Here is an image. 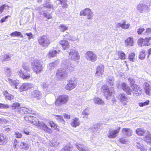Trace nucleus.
<instances>
[{"label":"nucleus","mask_w":151,"mask_h":151,"mask_svg":"<svg viewBox=\"0 0 151 151\" xmlns=\"http://www.w3.org/2000/svg\"><path fill=\"white\" fill-rule=\"evenodd\" d=\"M77 83L75 81H70L66 85L65 88L68 90H70L74 88L77 85Z\"/></svg>","instance_id":"f3484780"},{"label":"nucleus","mask_w":151,"mask_h":151,"mask_svg":"<svg viewBox=\"0 0 151 151\" xmlns=\"http://www.w3.org/2000/svg\"><path fill=\"white\" fill-rule=\"evenodd\" d=\"M136 142V145L137 147L141 151H146L147 149L144 147L142 141L139 138Z\"/></svg>","instance_id":"6ab92c4d"},{"label":"nucleus","mask_w":151,"mask_h":151,"mask_svg":"<svg viewBox=\"0 0 151 151\" xmlns=\"http://www.w3.org/2000/svg\"><path fill=\"white\" fill-rule=\"evenodd\" d=\"M24 119L26 121H28L29 122L31 123L33 120H34V119H35V118L30 116L28 117L26 116L24 117Z\"/></svg>","instance_id":"3c124183"},{"label":"nucleus","mask_w":151,"mask_h":151,"mask_svg":"<svg viewBox=\"0 0 151 151\" xmlns=\"http://www.w3.org/2000/svg\"><path fill=\"white\" fill-rule=\"evenodd\" d=\"M76 148L80 151H89L88 147L83 144L77 143L76 144Z\"/></svg>","instance_id":"c85d7f7f"},{"label":"nucleus","mask_w":151,"mask_h":151,"mask_svg":"<svg viewBox=\"0 0 151 151\" xmlns=\"http://www.w3.org/2000/svg\"><path fill=\"white\" fill-rule=\"evenodd\" d=\"M122 133L124 135L130 136L132 135V131L130 129L124 128L122 129Z\"/></svg>","instance_id":"c756f323"},{"label":"nucleus","mask_w":151,"mask_h":151,"mask_svg":"<svg viewBox=\"0 0 151 151\" xmlns=\"http://www.w3.org/2000/svg\"><path fill=\"white\" fill-rule=\"evenodd\" d=\"M18 74L20 77L23 79H28L30 77V75L29 73L27 72H24L22 70H20L18 72Z\"/></svg>","instance_id":"a211bd4d"},{"label":"nucleus","mask_w":151,"mask_h":151,"mask_svg":"<svg viewBox=\"0 0 151 151\" xmlns=\"http://www.w3.org/2000/svg\"><path fill=\"white\" fill-rule=\"evenodd\" d=\"M135 54L134 53H129L128 56L129 59L132 61H133L135 58Z\"/></svg>","instance_id":"6e6d98bb"},{"label":"nucleus","mask_w":151,"mask_h":151,"mask_svg":"<svg viewBox=\"0 0 151 151\" xmlns=\"http://www.w3.org/2000/svg\"><path fill=\"white\" fill-rule=\"evenodd\" d=\"M31 65L33 70L36 73L38 74L42 70V65L38 60L34 59L32 60Z\"/></svg>","instance_id":"f257e3e1"},{"label":"nucleus","mask_w":151,"mask_h":151,"mask_svg":"<svg viewBox=\"0 0 151 151\" xmlns=\"http://www.w3.org/2000/svg\"><path fill=\"white\" fill-rule=\"evenodd\" d=\"M130 24H127V25H125L124 24H121L120 23H118L117 25V27H122L123 29H127L128 28Z\"/></svg>","instance_id":"c03bdc74"},{"label":"nucleus","mask_w":151,"mask_h":151,"mask_svg":"<svg viewBox=\"0 0 151 151\" xmlns=\"http://www.w3.org/2000/svg\"><path fill=\"white\" fill-rule=\"evenodd\" d=\"M107 81L110 86H112L114 84V79L112 76H109L107 78Z\"/></svg>","instance_id":"e433bc0d"},{"label":"nucleus","mask_w":151,"mask_h":151,"mask_svg":"<svg viewBox=\"0 0 151 151\" xmlns=\"http://www.w3.org/2000/svg\"><path fill=\"white\" fill-rule=\"evenodd\" d=\"M150 40H151V37L146 38L145 39L140 38L138 40V45L141 47L143 46H148L150 44L149 41Z\"/></svg>","instance_id":"ddd939ff"},{"label":"nucleus","mask_w":151,"mask_h":151,"mask_svg":"<svg viewBox=\"0 0 151 151\" xmlns=\"http://www.w3.org/2000/svg\"><path fill=\"white\" fill-rule=\"evenodd\" d=\"M42 86L44 89L45 90H50L52 88V86L51 85H50L48 83H44L42 84Z\"/></svg>","instance_id":"c9c22d12"},{"label":"nucleus","mask_w":151,"mask_h":151,"mask_svg":"<svg viewBox=\"0 0 151 151\" xmlns=\"http://www.w3.org/2000/svg\"><path fill=\"white\" fill-rule=\"evenodd\" d=\"M89 111L88 108L84 109L82 112V114L85 116H88L89 114L88 113Z\"/></svg>","instance_id":"0e129e2a"},{"label":"nucleus","mask_w":151,"mask_h":151,"mask_svg":"<svg viewBox=\"0 0 151 151\" xmlns=\"http://www.w3.org/2000/svg\"><path fill=\"white\" fill-rule=\"evenodd\" d=\"M121 87L122 89L126 92L128 94L131 95L132 90L127 84L125 83H123L121 85Z\"/></svg>","instance_id":"bb28decb"},{"label":"nucleus","mask_w":151,"mask_h":151,"mask_svg":"<svg viewBox=\"0 0 151 151\" xmlns=\"http://www.w3.org/2000/svg\"><path fill=\"white\" fill-rule=\"evenodd\" d=\"M144 89L145 93L149 96H151V86L147 83L145 84Z\"/></svg>","instance_id":"7c9ffc66"},{"label":"nucleus","mask_w":151,"mask_h":151,"mask_svg":"<svg viewBox=\"0 0 151 151\" xmlns=\"http://www.w3.org/2000/svg\"><path fill=\"white\" fill-rule=\"evenodd\" d=\"M43 6L45 8H53V5L51 4V3L47 1H46V4L44 5Z\"/></svg>","instance_id":"de8ad7c7"},{"label":"nucleus","mask_w":151,"mask_h":151,"mask_svg":"<svg viewBox=\"0 0 151 151\" xmlns=\"http://www.w3.org/2000/svg\"><path fill=\"white\" fill-rule=\"evenodd\" d=\"M147 134L143 138L144 140L147 142V143L150 145H151V134L149 132L147 131L146 133Z\"/></svg>","instance_id":"2f4dec72"},{"label":"nucleus","mask_w":151,"mask_h":151,"mask_svg":"<svg viewBox=\"0 0 151 151\" xmlns=\"http://www.w3.org/2000/svg\"><path fill=\"white\" fill-rule=\"evenodd\" d=\"M118 99L124 105L127 104V103L128 102V99L126 95L123 93L120 94L118 96Z\"/></svg>","instance_id":"2eb2a0df"},{"label":"nucleus","mask_w":151,"mask_h":151,"mask_svg":"<svg viewBox=\"0 0 151 151\" xmlns=\"http://www.w3.org/2000/svg\"><path fill=\"white\" fill-rule=\"evenodd\" d=\"M132 88V91H131V94L132 92L133 93L134 96H138L142 93L141 89L139 87H138L136 84L134 85L131 86Z\"/></svg>","instance_id":"4468645a"},{"label":"nucleus","mask_w":151,"mask_h":151,"mask_svg":"<svg viewBox=\"0 0 151 151\" xmlns=\"http://www.w3.org/2000/svg\"><path fill=\"white\" fill-rule=\"evenodd\" d=\"M60 44L61 45L63 49L67 50L70 48V45L69 42L66 40H61L60 41Z\"/></svg>","instance_id":"393cba45"},{"label":"nucleus","mask_w":151,"mask_h":151,"mask_svg":"<svg viewBox=\"0 0 151 151\" xmlns=\"http://www.w3.org/2000/svg\"><path fill=\"white\" fill-rule=\"evenodd\" d=\"M73 149V147L68 145H66L60 151H71Z\"/></svg>","instance_id":"49530a36"},{"label":"nucleus","mask_w":151,"mask_h":151,"mask_svg":"<svg viewBox=\"0 0 151 151\" xmlns=\"http://www.w3.org/2000/svg\"><path fill=\"white\" fill-rule=\"evenodd\" d=\"M80 16L87 15L88 19H90L93 17V14L90 9L86 8L80 12Z\"/></svg>","instance_id":"9b49d317"},{"label":"nucleus","mask_w":151,"mask_h":151,"mask_svg":"<svg viewBox=\"0 0 151 151\" xmlns=\"http://www.w3.org/2000/svg\"><path fill=\"white\" fill-rule=\"evenodd\" d=\"M3 94L7 99L11 100L14 98L13 96L9 93L6 91H3Z\"/></svg>","instance_id":"72a5a7b5"},{"label":"nucleus","mask_w":151,"mask_h":151,"mask_svg":"<svg viewBox=\"0 0 151 151\" xmlns=\"http://www.w3.org/2000/svg\"><path fill=\"white\" fill-rule=\"evenodd\" d=\"M4 71L6 72V75L8 77H10L11 74V70L10 68L6 67L4 68Z\"/></svg>","instance_id":"79ce46f5"},{"label":"nucleus","mask_w":151,"mask_h":151,"mask_svg":"<svg viewBox=\"0 0 151 151\" xmlns=\"http://www.w3.org/2000/svg\"><path fill=\"white\" fill-rule=\"evenodd\" d=\"M121 128L119 127L116 129H110L109 130L107 136L110 138H114L117 136V134L119 133Z\"/></svg>","instance_id":"9d476101"},{"label":"nucleus","mask_w":151,"mask_h":151,"mask_svg":"<svg viewBox=\"0 0 151 151\" xmlns=\"http://www.w3.org/2000/svg\"><path fill=\"white\" fill-rule=\"evenodd\" d=\"M146 130L142 128H137L136 130V133L138 135H142L146 132Z\"/></svg>","instance_id":"473e14b6"},{"label":"nucleus","mask_w":151,"mask_h":151,"mask_svg":"<svg viewBox=\"0 0 151 151\" xmlns=\"http://www.w3.org/2000/svg\"><path fill=\"white\" fill-rule=\"evenodd\" d=\"M145 29L142 27L139 28L137 32L138 35H142L143 34H144V33H143L142 32L145 30Z\"/></svg>","instance_id":"69168bd1"},{"label":"nucleus","mask_w":151,"mask_h":151,"mask_svg":"<svg viewBox=\"0 0 151 151\" xmlns=\"http://www.w3.org/2000/svg\"><path fill=\"white\" fill-rule=\"evenodd\" d=\"M10 57L8 54L5 55L3 57V59L2 60V61L4 62L5 61H8L10 60Z\"/></svg>","instance_id":"4d7b16f0"},{"label":"nucleus","mask_w":151,"mask_h":151,"mask_svg":"<svg viewBox=\"0 0 151 151\" xmlns=\"http://www.w3.org/2000/svg\"><path fill=\"white\" fill-rule=\"evenodd\" d=\"M62 66L65 69H66V70L67 72L68 70L70 71H74L75 69L74 66L70 63V61L68 60H66L63 61L62 64Z\"/></svg>","instance_id":"0eeeda50"},{"label":"nucleus","mask_w":151,"mask_h":151,"mask_svg":"<svg viewBox=\"0 0 151 151\" xmlns=\"http://www.w3.org/2000/svg\"><path fill=\"white\" fill-rule=\"evenodd\" d=\"M8 138L3 134H0V145H5L8 142Z\"/></svg>","instance_id":"4be33fe9"},{"label":"nucleus","mask_w":151,"mask_h":151,"mask_svg":"<svg viewBox=\"0 0 151 151\" xmlns=\"http://www.w3.org/2000/svg\"><path fill=\"white\" fill-rule=\"evenodd\" d=\"M37 42L42 46L47 47L50 43V40L46 35L40 36L37 38Z\"/></svg>","instance_id":"f03ea898"},{"label":"nucleus","mask_w":151,"mask_h":151,"mask_svg":"<svg viewBox=\"0 0 151 151\" xmlns=\"http://www.w3.org/2000/svg\"><path fill=\"white\" fill-rule=\"evenodd\" d=\"M68 97L67 95H60L58 97L55 101L56 106H60L66 104L68 100Z\"/></svg>","instance_id":"39448f33"},{"label":"nucleus","mask_w":151,"mask_h":151,"mask_svg":"<svg viewBox=\"0 0 151 151\" xmlns=\"http://www.w3.org/2000/svg\"><path fill=\"white\" fill-rule=\"evenodd\" d=\"M68 76V72L64 68L57 70L56 74V78L57 80H60Z\"/></svg>","instance_id":"20e7f679"},{"label":"nucleus","mask_w":151,"mask_h":151,"mask_svg":"<svg viewBox=\"0 0 151 151\" xmlns=\"http://www.w3.org/2000/svg\"><path fill=\"white\" fill-rule=\"evenodd\" d=\"M19 147L20 148L26 150L29 149V146L27 143L21 142L19 145Z\"/></svg>","instance_id":"f704fd0d"},{"label":"nucleus","mask_w":151,"mask_h":151,"mask_svg":"<svg viewBox=\"0 0 151 151\" xmlns=\"http://www.w3.org/2000/svg\"><path fill=\"white\" fill-rule=\"evenodd\" d=\"M16 114H20V115H23L25 114H34V111L32 109L30 108L28 109L24 107L20 108L18 110L15 111Z\"/></svg>","instance_id":"423d86ee"},{"label":"nucleus","mask_w":151,"mask_h":151,"mask_svg":"<svg viewBox=\"0 0 151 151\" xmlns=\"http://www.w3.org/2000/svg\"><path fill=\"white\" fill-rule=\"evenodd\" d=\"M55 119L58 121L62 124H65V122L63 119V116H59L58 115H55Z\"/></svg>","instance_id":"a19ab883"},{"label":"nucleus","mask_w":151,"mask_h":151,"mask_svg":"<svg viewBox=\"0 0 151 151\" xmlns=\"http://www.w3.org/2000/svg\"><path fill=\"white\" fill-rule=\"evenodd\" d=\"M70 124L72 127H76L80 125V121L78 118L75 117L71 120Z\"/></svg>","instance_id":"cd10ccee"},{"label":"nucleus","mask_w":151,"mask_h":151,"mask_svg":"<svg viewBox=\"0 0 151 151\" xmlns=\"http://www.w3.org/2000/svg\"><path fill=\"white\" fill-rule=\"evenodd\" d=\"M119 141L122 143L126 144L127 142V140L125 138L123 137L120 139Z\"/></svg>","instance_id":"774afa93"},{"label":"nucleus","mask_w":151,"mask_h":151,"mask_svg":"<svg viewBox=\"0 0 151 151\" xmlns=\"http://www.w3.org/2000/svg\"><path fill=\"white\" fill-rule=\"evenodd\" d=\"M33 87V85L31 83H24L19 88L20 91H22L27 90L32 88Z\"/></svg>","instance_id":"aec40b11"},{"label":"nucleus","mask_w":151,"mask_h":151,"mask_svg":"<svg viewBox=\"0 0 151 151\" xmlns=\"http://www.w3.org/2000/svg\"><path fill=\"white\" fill-rule=\"evenodd\" d=\"M10 35L12 37H20L21 38L23 37V36L21 35V32H17L15 31L11 33L10 34Z\"/></svg>","instance_id":"4c0bfd02"},{"label":"nucleus","mask_w":151,"mask_h":151,"mask_svg":"<svg viewBox=\"0 0 151 151\" xmlns=\"http://www.w3.org/2000/svg\"><path fill=\"white\" fill-rule=\"evenodd\" d=\"M14 135L15 137L18 138H21L22 137V134L18 132H15Z\"/></svg>","instance_id":"338daca9"},{"label":"nucleus","mask_w":151,"mask_h":151,"mask_svg":"<svg viewBox=\"0 0 151 151\" xmlns=\"http://www.w3.org/2000/svg\"><path fill=\"white\" fill-rule=\"evenodd\" d=\"M59 27L60 29V31L62 32H64L68 29V27L66 26L65 25L62 24L59 26Z\"/></svg>","instance_id":"603ef678"},{"label":"nucleus","mask_w":151,"mask_h":151,"mask_svg":"<svg viewBox=\"0 0 151 151\" xmlns=\"http://www.w3.org/2000/svg\"><path fill=\"white\" fill-rule=\"evenodd\" d=\"M50 126L51 127H53L54 129H55L56 130H58V129L57 128V125L54 123L53 122L51 121L50 122Z\"/></svg>","instance_id":"e2e57ef3"},{"label":"nucleus","mask_w":151,"mask_h":151,"mask_svg":"<svg viewBox=\"0 0 151 151\" xmlns=\"http://www.w3.org/2000/svg\"><path fill=\"white\" fill-rule=\"evenodd\" d=\"M35 124L39 126L41 129L46 132L49 133L51 132V130L49 128L45 123L43 122H37V123H35Z\"/></svg>","instance_id":"dca6fc26"},{"label":"nucleus","mask_w":151,"mask_h":151,"mask_svg":"<svg viewBox=\"0 0 151 151\" xmlns=\"http://www.w3.org/2000/svg\"><path fill=\"white\" fill-rule=\"evenodd\" d=\"M125 46L130 47L134 45V42L133 39L131 37H129L125 40Z\"/></svg>","instance_id":"5701e85b"},{"label":"nucleus","mask_w":151,"mask_h":151,"mask_svg":"<svg viewBox=\"0 0 151 151\" xmlns=\"http://www.w3.org/2000/svg\"><path fill=\"white\" fill-rule=\"evenodd\" d=\"M10 107V106L6 104L0 103V109H7Z\"/></svg>","instance_id":"5fc2aeb1"},{"label":"nucleus","mask_w":151,"mask_h":151,"mask_svg":"<svg viewBox=\"0 0 151 151\" xmlns=\"http://www.w3.org/2000/svg\"><path fill=\"white\" fill-rule=\"evenodd\" d=\"M104 71V65L101 64L99 65L96 69V75L97 76H101Z\"/></svg>","instance_id":"b1692460"},{"label":"nucleus","mask_w":151,"mask_h":151,"mask_svg":"<svg viewBox=\"0 0 151 151\" xmlns=\"http://www.w3.org/2000/svg\"><path fill=\"white\" fill-rule=\"evenodd\" d=\"M137 11L140 13H142L143 12L149 11V7L145 4H138L137 7Z\"/></svg>","instance_id":"f8f14e48"},{"label":"nucleus","mask_w":151,"mask_h":151,"mask_svg":"<svg viewBox=\"0 0 151 151\" xmlns=\"http://www.w3.org/2000/svg\"><path fill=\"white\" fill-rule=\"evenodd\" d=\"M8 7L7 5L6 4H3L0 7V14L2 13L4 9H6V8Z\"/></svg>","instance_id":"680f3d73"},{"label":"nucleus","mask_w":151,"mask_h":151,"mask_svg":"<svg viewBox=\"0 0 151 151\" xmlns=\"http://www.w3.org/2000/svg\"><path fill=\"white\" fill-rule=\"evenodd\" d=\"M42 93L38 90H35L31 92L32 97L35 98L37 100L40 99L42 98Z\"/></svg>","instance_id":"412c9836"},{"label":"nucleus","mask_w":151,"mask_h":151,"mask_svg":"<svg viewBox=\"0 0 151 151\" xmlns=\"http://www.w3.org/2000/svg\"><path fill=\"white\" fill-rule=\"evenodd\" d=\"M40 14L43 15L45 17H46L48 19H50L52 18V16L49 14L42 12H41Z\"/></svg>","instance_id":"13d9d810"},{"label":"nucleus","mask_w":151,"mask_h":151,"mask_svg":"<svg viewBox=\"0 0 151 151\" xmlns=\"http://www.w3.org/2000/svg\"><path fill=\"white\" fill-rule=\"evenodd\" d=\"M145 51L144 50H142L139 53V58L141 60H143L145 58Z\"/></svg>","instance_id":"a18cd8bd"},{"label":"nucleus","mask_w":151,"mask_h":151,"mask_svg":"<svg viewBox=\"0 0 151 151\" xmlns=\"http://www.w3.org/2000/svg\"><path fill=\"white\" fill-rule=\"evenodd\" d=\"M22 68L26 70L29 71L30 69L29 65L28 63H23L22 65Z\"/></svg>","instance_id":"8fccbe9b"},{"label":"nucleus","mask_w":151,"mask_h":151,"mask_svg":"<svg viewBox=\"0 0 151 151\" xmlns=\"http://www.w3.org/2000/svg\"><path fill=\"white\" fill-rule=\"evenodd\" d=\"M20 104L18 103H14L12 104V109H15V111L18 110L20 107Z\"/></svg>","instance_id":"37998d69"},{"label":"nucleus","mask_w":151,"mask_h":151,"mask_svg":"<svg viewBox=\"0 0 151 151\" xmlns=\"http://www.w3.org/2000/svg\"><path fill=\"white\" fill-rule=\"evenodd\" d=\"M57 53V51L55 50H50L49 53V55L52 57H54L56 56Z\"/></svg>","instance_id":"864d4df0"},{"label":"nucleus","mask_w":151,"mask_h":151,"mask_svg":"<svg viewBox=\"0 0 151 151\" xmlns=\"http://www.w3.org/2000/svg\"><path fill=\"white\" fill-rule=\"evenodd\" d=\"M94 101L95 104H98L103 105L104 102L101 99L99 98H95L94 99Z\"/></svg>","instance_id":"58836bf2"},{"label":"nucleus","mask_w":151,"mask_h":151,"mask_svg":"<svg viewBox=\"0 0 151 151\" xmlns=\"http://www.w3.org/2000/svg\"><path fill=\"white\" fill-rule=\"evenodd\" d=\"M56 62L50 63L48 66V68L50 70H52L55 67L58 65Z\"/></svg>","instance_id":"09e8293b"},{"label":"nucleus","mask_w":151,"mask_h":151,"mask_svg":"<svg viewBox=\"0 0 151 151\" xmlns=\"http://www.w3.org/2000/svg\"><path fill=\"white\" fill-rule=\"evenodd\" d=\"M86 58L88 61L95 62L97 59L96 55L92 51H88L86 54Z\"/></svg>","instance_id":"1a4fd4ad"},{"label":"nucleus","mask_w":151,"mask_h":151,"mask_svg":"<svg viewBox=\"0 0 151 151\" xmlns=\"http://www.w3.org/2000/svg\"><path fill=\"white\" fill-rule=\"evenodd\" d=\"M150 101L149 100H146L144 102L140 103L139 105L140 107H143L144 106H146L149 104Z\"/></svg>","instance_id":"052dcab7"},{"label":"nucleus","mask_w":151,"mask_h":151,"mask_svg":"<svg viewBox=\"0 0 151 151\" xmlns=\"http://www.w3.org/2000/svg\"><path fill=\"white\" fill-rule=\"evenodd\" d=\"M68 57L69 59L75 61L79 60L80 59V55L78 52L74 49L70 50Z\"/></svg>","instance_id":"6e6552de"},{"label":"nucleus","mask_w":151,"mask_h":151,"mask_svg":"<svg viewBox=\"0 0 151 151\" xmlns=\"http://www.w3.org/2000/svg\"><path fill=\"white\" fill-rule=\"evenodd\" d=\"M91 86V83H89L88 82L84 83L83 84V88L85 89V91L88 90Z\"/></svg>","instance_id":"ea45409f"},{"label":"nucleus","mask_w":151,"mask_h":151,"mask_svg":"<svg viewBox=\"0 0 151 151\" xmlns=\"http://www.w3.org/2000/svg\"><path fill=\"white\" fill-rule=\"evenodd\" d=\"M6 81L9 83L13 88H17V86L19 83V81L18 80H12L11 79L8 78Z\"/></svg>","instance_id":"a878e982"},{"label":"nucleus","mask_w":151,"mask_h":151,"mask_svg":"<svg viewBox=\"0 0 151 151\" xmlns=\"http://www.w3.org/2000/svg\"><path fill=\"white\" fill-rule=\"evenodd\" d=\"M125 54L122 51H120L119 52L118 56L120 58L122 59H125Z\"/></svg>","instance_id":"bf43d9fd"},{"label":"nucleus","mask_w":151,"mask_h":151,"mask_svg":"<svg viewBox=\"0 0 151 151\" xmlns=\"http://www.w3.org/2000/svg\"><path fill=\"white\" fill-rule=\"evenodd\" d=\"M101 90L107 99H109L111 98L112 93L114 90L113 88L109 89L108 87L105 85H103L102 87Z\"/></svg>","instance_id":"7ed1b4c3"}]
</instances>
